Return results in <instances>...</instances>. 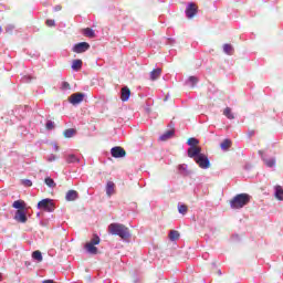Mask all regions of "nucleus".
Here are the masks:
<instances>
[{
    "label": "nucleus",
    "instance_id": "obj_1",
    "mask_svg": "<svg viewBox=\"0 0 283 283\" xmlns=\"http://www.w3.org/2000/svg\"><path fill=\"white\" fill-rule=\"evenodd\" d=\"M108 232L112 235H118L122 238V240H128V238H132V233H129V228H127L123 223H111L108 226Z\"/></svg>",
    "mask_w": 283,
    "mask_h": 283
},
{
    "label": "nucleus",
    "instance_id": "obj_2",
    "mask_svg": "<svg viewBox=\"0 0 283 283\" xmlns=\"http://www.w3.org/2000/svg\"><path fill=\"white\" fill-rule=\"evenodd\" d=\"M249 202H251L249 193H239L230 200V207L231 209H242V207H247Z\"/></svg>",
    "mask_w": 283,
    "mask_h": 283
},
{
    "label": "nucleus",
    "instance_id": "obj_3",
    "mask_svg": "<svg viewBox=\"0 0 283 283\" xmlns=\"http://www.w3.org/2000/svg\"><path fill=\"white\" fill-rule=\"evenodd\" d=\"M96 244H101V238L95 234L93 239L85 244V249L87 253H91L92 255H96V253H98V248H96Z\"/></svg>",
    "mask_w": 283,
    "mask_h": 283
},
{
    "label": "nucleus",
    "instance_id": "obj_4",
    "mask_svg": "<svg viewBox=\"0 0 283 283\" xmlns=\"http://www.w3.org/2000/svg\"><path fill=\"white\" fill-rule=\"evenodd\" d=\"M195 163L198 164L200 169H209V167H211V163L209 161V157H207V155H205V154H201L198 157H196Z\"/></svg>",
    "mask_w": 283,
    "mask_h": 283
},
{
    "label": "nucleus",
    "instance_id": "obj_5",
    "mask_svg": "<svg viewBox=\"0 0 283 283\" xmlns=\"http://www.w3.org/2000/svg\"><path fill=\"white\" fill-rule=\"evenodd\" d=\"M38 209H43L44 211H54V203L52 199H43L39 201Z\"/></svg>",
    "mask_w": 283,
    "mask_h": 283
},
{
    "label": "nucleus",
    "instance_id": "obj_6",
    "mask_svg": "<svg viewBox=\"0 0 283 283\" xmlns=\"http://www.w3.org/2000/svg\"><path fill=\"white\" fill-rule=\"evenodd\" d=\"M198 14V4L190 2L188 7L186 8V17L188 19H193Z\"/></svg>",
    "mask_w": 283,
    "mask_h": 283
},
{
    "label": "nucleus",
    "instance_id": "obj_7",
    "mask_svg": "<svg viewBox=\"0 0 283 283\" xmlns=\"http://www.w3.org/2000/svg\"><path fill=\"white\" fill-rule=\"evenodd\" d=\"M111 154L113 158H125L127 156V151L124 150L120 146H115L111 149Z\"/></svg>",
    "mask_w": 283,
    "mask_h": 283
},
{
    "label": "nucleus",
    "instance_id": "obj_8",
    "mask_svg": "<svg viewBox=\"0 0 283 283\" xmlns=\"http://www.w3.org/2000/svg\"><path fill=\"white\" fill-rule=\"evenodd\" d=\"M87 50H90V43L87 42H80L73 48V52H75V54H83V52H87Z\"/></svg>",
    "mask_w": 283,
    "mask_h": 283
},
{
    "label": "nucleus",
    "instance_id": "obj_9",
    "mask_svg": "<svg viewBox=\"0 0 283 283\" xmlns=\"http://www.w3.org/2000/svg\"><path fill=\"white\" fill-rule=\"evenodd\" d=\"M202 148H200V146H192L190 148H188V157L189 158H193V160H196V158H198V156L202 155Z\"/></svg>",
    "mask_w": 283,
    "mask_h": 283
},
{
    "label": "nucleus",
    "instance_id": "obj_10",
    "mask_svg": "<svg viewBox=\"0 0 283 283\" xmlns=\"http://www.w3.org/2000/svg\"><path fill=\"white\" fill-rule=\"evenodd\" d=\"M83 98H85V94L74 93L70 96V103L72 105H78V103H83Z\"/></svg>",
    "mask_w": 283,
    "mask_h": 283
},
{
    "label": "nucleus",
    "instance_id": "obj_11",
    "mask_svg": "<svg viewBox=\"0 0 283 283\" xmlns=\"http://www.w3.org/2000/svg\"><path fill=\"white\" fill-rule=\"evenodd\" d=\"M259 154L261 155V158H262L265 167H275V163H276L275 158H270V159L266 158L264 156V150H259Z\"/></svg>",
    "mask_w": 283,
    "mask_h": 283
},
{
    "label": "nucleus",
    "instance_id": "obj_12",
    "mask_svg": "<svg viewBox=\"0 0 283 283\" xmlns=\"http://www.w3.org/2000/svg\"><path fill=\"white\" fill-rule=\"evenodd\" d=\"M14 220H17V222H21V223L28 222V216H25V210H17Z\"/></svg>",
    "mask_w": 283,
    "mask_h": 283
},
{
    "label": "nucleus",
    "instance_id": "obj_13",
    "mask_svg": "<svg viewBox=\"0 0 283 283\" xmlns=\"http://www.w3.org/2000/svg\"><path fill=\"white\" fill-rule=\"evenodd\" d=\"M78 199V191L76 190H69L65 195V200L67 202H74V200Z\"/></svg>",
    "mask_w": 283,
    "mask_h": 283
},
{
    "label": "nucleus",
    "instance_id": "obj_14",
    "mask_svg": "<svg viewBox=\"0 0 283 283\" xmlns=\"http://www.w3.org/2000/svg\"><path fill=\"white\" fill-rule=\"evenodd\" d=\"M115 187L116 185L114 184V181H108L106 184V196H108V198H112V196H114Z\"/></svg>",
    "mask_w": 283,
    "mask_h": 283
},
{
    "label": "nucleus",
    "instance_id": "obj_15",
    "mask_svg": "<svg viewBox=\"0 0 283 283\" xmlns=\"http://www.w3.org/2000/svg\"><path fill=\"white\" fill-rule=\"evenodd\" d=\"M129 96H132V91L129 90V87H123L122 88V101L125 103L127 101H129Z\"/></svg>",
    "mask_w": 283,
    "mask_h": 283
},
{
    "label": "nucleus",
    "instance_id": "obj_16",
    "mask_svg": "<svg viewBox=\"0 0 283 283\" xmlns=\"http://www.w3.org/2000/svg\"><path fill=\"white\" fill-rule=\"evenodd\" d=\"M160 74H163V69H155L150 72V80L158 81L160 78Z\"/></svg>",
    "mask_w": 283,
    "mask_h": 283
},
{
    "label": "nucleus",
    "instance_id": "obj_17",
    "mask_svg": "<svg viewBox=\"0 0 283 283\" xmlns=\"http://www.w3.org/2000/svg\"><path fill=\"white\" fill-rule=\"evenodd\" d=\"M82 34H84V36H87L88 39H96V33L93 29L90 28L83 29Z\"/></svg>",
    "mask_w": 283,
    "mask_h": 283
},
{
    "label": "nucleus",
    "instance_id": "obj_18",
    "mask_svg": "<svg viewBox=\"0 0 283 283\" xmlns=\"http://www.w3.org/2000/svg\"><path fill=\"white\" fill-rule=\"evenodd\" d=\"M13 209H18L19 210H25V201L23 200H17L12 203Z\"/></svg>",
    "mask_w": 283,
    "mask_h": 283
},
{
    "label": "nucleus",
    "instance_id": "obj_19",
    "mask_svg": "<svg viewBox=\"0 0 283 283\" xmlns=\"http://www.w3.org/2000/svg\"><path fill=\"white\" fill-rule=\"evenodd\" d=\"M83 67V61L82 60H74L72 63V70H75L78 72Z\"/></svg>",
    "mask_w": 283,
    "mask_h": 283
},
{
    "label": "nucleus",
    "instance_id": "obj_20",
    "mask_svg": "<svg viewBox=\"0 0 283 283\" xmlns=\"http://www.w3.org/2000/svg\"><path fill=\"white\" fill-rule=\"evenodd\" d=\"M223 116H226V118H229V120H233V118H235V116L231 112V107H226L224 108Z\"/></svg>",
    "mask_w": 283,
    "mask_h": 283
},
{
    "label": "nucleus",
    "instance_id": "obj_21",
    "mask_svg": "<svg viewBox=\"0 0 283 283\" xmlns=\"http://www.w3.org/2000/svg\"><path fill=\"white\" fill-rule=\"evenodd\" d=\"M275 198L277 200H283V189H282V186H276L275 187Z\"/></svg>",
    "mask_w": 283,
    "mask_h": 283
},
{
    "label": "nucleus",
    "instance_id": "obj_22",
    "mask_svg": "<svg viewBox=\"0 0 283 283\" xmlns=\"http://www.w3.org/2000/svg\"><path fill=\"white\" fill-rule=\"evenodd\" d=\"M221 149H223V151H227L230 149L231 147V140L230 139H224L221 144H220Z\"/></svg>",
    "mask_w": 283,
    "mask_h": 283
},
{
    "label": "nucleus",
    "instance_id": "obj_23",
    "mask_svg": "<svg viewBox=\"0 0 283 283\" xmlns=\"http://www.w3.org/2000/svg\"><path fill=\"white\" fill-rule=\"evenodd\" d=\"M33 260H36L38 262H43V254L41 251L36 250L32 253Z\"/></svg>",
    "mask_w": 283,
    "mask_h": 283
},
{
    "label": "nucleus",
    "instance_id": "obj_24",
    "mask_svg": "<svg viewBox=\"0 0 283 283\" xmlns=\"http://www.w3.org/2000/svg\"><path fill=\"white\" fill-rule=\"evenodd\" d=\"M169 238L172 242L176 241V240H179L180 239V232H178L177 230H172L169 233Z\"/></svg>",
    "mask_w": 283,
    "mask_h": 283
},
{
    "label": "nucleus",
    "instance_id": "obj_25",
    "mask_svg": "<svg viewBox=\"0 0 283 283\" xmlns=\"http://www.w3.org/2000/svg\"><path fill=\"white\" fill-rule=\"evenodd\" d=\"M64 138H72L74 136V134H76V129L74 128H69L66 130H64Z\"/></svg>",
    "mask_w": 283,
    "mask_h": 283
},
{
    "label": "nucleus",
    "instance_id": "obj_26",
    "mask_svg": "<svg viewBox=\"0 0 283 283\" xmlns=\"http://www.w3.org/2000/svg\"><path fill=\"white\" fill-rule=\"evenodd\" d=\"M44 182L46 185V187H50L51 189H54V187H56V182H54V179L46 177L44 179Z\"/></svg>",
    "mask_w": 283,
    "mask_h": 283
},
{
    "label": "nucleus",
    "instance_id": "obj_27",
    "mask_svg": "<svg viewBox=\"0 0 283 283\" xmlns=\"http://www.w3.org/2000/svg\"><path fill=\"white\" fill-rule=\"evenodd\" d=\"M171 136H174V130H167L159 138H160V140H169V138H171Z\"/></svg>",
    "mask_w": 283,
    "mask_h": 283
},
{
    "label": "nucleus",
    "instance_id": "obj_28",
    "mask_svg": "<svg viewBox=\"0 0 283 283\" xmlns=\"http://www.w3.org/2000/svg\"><path fill=\"white\" fill-rule=\"evenodd\" d=\"M188 145L190 147H198V145H200V140L196 139L195 137H190L188 139Z\"/></svg>",
    "mask_w": 283,
    "mask_h": 283
},
{
    "label": "nucleus",
    "instance_id": "obj_29",
    "mask_svg": "<svg viewBox=\"0 0 283 283\" xmlns=\"http://www.w3.org/2000/svg\"><path fill=\"white\" fill-rule=\"evenodd\" d=\"M178 211H179V213L185 216L189 211V208L186 205H180V206H178Z\"/></svg>",
    "mask_w": 283,
    "mask_h": 283
},
{
    "label": "nucleus",
    "instance_id": "obj_30",
    "mask_svg": "<svg viewBox=\"0 0 283 283\" xmlns=\"http://www.w3.org/2000/svg\"><path fill=\"white\" fill-rule=\"evenodd\" d=\"M223 51L226 54H233V46L231 44H224Z\"/></svg>",
    "mask_w": 283,
    "mask_h": 283
},
{
    "label": "nucleus",
    "instance_id": "obj_31",
    "mask_svg": "<svg viewBox=\"0 0 283 283\" xmlns=\"http://www.w3.org/2000/svg\"><path fill=\"white\" fill-rule=\"evenodd\" d=\"M66 163H78V158H76L74 155H69L66 157Z\"/></svg>",
    "mask_w": 283,
    "mask_h": 283
},
{
    "label": "nucleus",
    "instance_id": "obj_32",
    "mask_svg": "<svg viewBox=\"0 0 283 283\" xmlns=\"http://www.w3.org/2000/svg\"><path fill=\"white\" fill-rule=\"evenodd\" d=\"M45 127H46V129H49V130L54 129V122L48 120Z\"/></svg>",
    "mask_w": 283,
    "mask_h": 283
},
{
    "label": "nucleus",
    "instance_id": "obj_33",
    "mask_svg": "<svg viewBox=\"0 0 283 283\" xmlns=\"http://www.w3.org/2000/svg\"><path fill=\"white\" fill-rule=\"evenodd\" d=\"M22 185H24V187H32V180H30V179H23V180H22Z\"/></svg>",
    "mask_w": 283,
    "mask_h": 283
},
{
    "label": "nucleus",
    "instance_id": "obj_34",
    "mask_svg": "<svg viewBox=\"0 0 283 283\" xmlns=\"http://www.w3.org/2000/svg\"><path fill=\"white\" fill-rule=\"evenodd\" d=\"M46 25H48L49 28H54V25H55L54 20H46Z\"/></svg>",
    "mask_w": 283,
    "mask_h": 283
},
{
    "label": "nucleus",
    "instance_id": "obj_35",
    "mask_svg": "<svg viewBox=\"0 0 283 283\" xmlns=\"http://www.w3.org/2000/svg\"><path fill=\"white\" fill-rule=\"evenodd\" d=\"M189 81L192 83V85H196V83H198V77L196 76H190Z\"/></svg>",
    "mask_w": 283,
    "mask_h": 283
},
{
    "label": "nucleus",
    "instance_id": "obj_36",
    "mask_svg": "<svg viewBox=\"0 0 283 283\" xmlns=\"http://www.w3.org/2000/svg\"><path fill=\"white\" fill-rule=\"evenodd\" d=\"M62 87L63 90H70V83L63 82Z\"/></svg>",
    "mask_w": 283,
    "mask_h": 283
},
{
    "label": "nucleus",
    "instance_id": "obj_37",
    "mask_svg": "<svg viewBox=\"0 0 283 283\" xmlns=\"http://www.w3.org/2000/svg\"><path fill=\"white\" fill-rule=\"evenodd\" d=\"M54 160H56V156L52 155V156L49 158V163H52V161H54Z\"/></svg>",
    "mask_w": 283,
    "mask_h": 283
},
{
    "label": "nucleus",
    "instance_id": "obj_38",
    "mask_svg": "<svg viewBox=\"0 0 283 283\" xmlns=\"http://www.w3.org/2000/svg\"><path fill=\"white\" fill-rule=\"evenodd\" d=\"M55 10H61V7H56Z\"/></svg>",
    "mask_w": 283,
    "mask_h": 283
},
{
    "label": "nucleus",
    "instance_id": "obj_39",
    "mask_svg": "<svg viewBox=\"0 0 283 283\" xmlns=\"http://www.w3.org/2000/svg\"><path fill=\"white\" fill-rule=\"evenodd\" d=\"M0 32H1V27H0Z\"/></svg>",
    "mask_w": 283,
    "mask_h": 283
}]
</instances>
